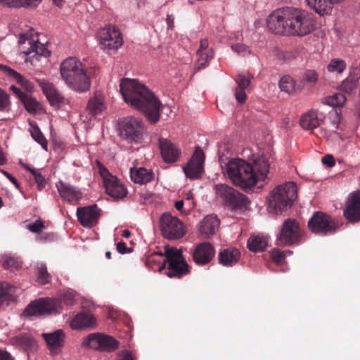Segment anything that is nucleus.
I'll use <instances>...</instances> for the list:
<instances>
[{
  "label": "nucleus",
  "mask_w": 360,
  "mask_h": 360,
  "mask_svg": "<svg viewBox=\"0 0 360 360\" xmlns=\"http://www.w3.org/2000/svg\"><path fill=\"white\" fill-rule=\"evenodd\" d=\"M214 255V249L208 242L198 244L193 254V259L198 265H205L210 262Z\"/></svg>",
  "instance_id": "obj_20"
},
{
  "label": "nucleus",
  "mask_w": 360,
  "mask_h": 360,
  "mask_svg": "<svg viewBox=\"0 0 360 360\" xmlns=\"http://www.w3.org/2000/svg\"><path fill=\"white\" fill-rule=\"evenodd\" d=\"M75 302V295L72 292H65L60 299L46 297L31 302L25 309L28 316H39L45 314L60 313L63 309L62 303L73 305Z\"/></svg>",
  "instance_id": "obj_6"
},
{
  "label": "nucleus",
  "mask_w": 360,
  "mask_h": 360,
  "mask_svg": "<svg viewBox=\"0 0 360 360\" xmlns=\"http://www.w3.org/2000/svg\"><path fill=\"white\" fill-rule=\"evenodd\" d=\"M49 56L50 51H48L44 44L39 42L38 39H34V41L33 53L32 56L26 58L25 62H30L32 65H33L34 61L39 60V57H48Z\"/></svg>",
  "instance_id": "obj_33"
},
{
  "label": "nucleus",
  "mask_w": 360,
  "mask_h": 360,
  "mask_svg": "<svg viewBox=\"0 0 360 360\" xmlns=\"http://www.w3.org/2000/svg\"><path fill=\"white\" fill-rule=\"evenodd\" d=\"M318 73L314 70H306L302 75V79L309 83H315L318 79Z\"/></svg>",
  "instance_id": "obj_50"
},
{
  "label": "nucleus",
  "mask_w": 360,
  "mask_h": 360,
  "mask_svg": "<svg viewBox=\"0 0 360 360\" xmlns=\"http://www.w3.org/2000/svg\"><path fill=\"white\" fill-rule=\"evenodd\" d=\"M44 227V223L41 220H37L34 223L27 225V229L36 233H41Z\"/></svg>",
  "instance_id": "obj_53"
},
{
  "label": "nucleus",
  "mask_w": 360,
  "mask_h": 360,
  "mask_svg": "<svg viewBox=\"0 0 360 360\" xmlns=\"http://www.w3.org/2000/svg\"><path fill=\"white\" fill-rule=\"evenodd\" d=\"M209 42L207 39H201L200 41L199 49L196 51V54H201V53H206L209 51Z\"/></svg>",
  "instance_id": "obj_56"
},
{
  "label": "nucleus",
  "mask_w": 360,
  "mask_h": 360,
  "mask_svg": "<svg viewBox=\"0 0 360 360\" xmlns=\"http://www.w3.org/2000/svg\"><path fill=\"white\" fill-rule=\"evenodd\" d=\"M217 197L221 200L224 205L231 210H241L245 207L247 198L245 195L226 184L214 186Z\"/></svg>",
  "instance_id": "obj_9"
},
{
  "label": "nucleus",
  "mask_w": 360,
  "mask_h": 360,
  "mask_svg": "<svg viewBox=\"0 0 360 360\" xmlns=\"http://www.w3.org/2000/svg\"><path fill=\"white\" fill-rule=\"evenodd\" d=\"M267 26L275 34L304 37L316 29V19L306 10L285 6L269 15Z\"/></svg>",
  "instance_id": "obj_1"
},
{
  "label": "nucleus",
  "mask_w": 360,
  "mask_h": 360,
  "mask_svg": "<svg viewBox=\"0 0 360 360\" xmlns=\"http://www.w3.org/2000/svg\"><path fill=\"white\" fill-rule=\"evenodd\" d=\"M344 216L352 223L360 220V191L350 193L347 198Z\"/></svg>",
  "instance_id": "obj_18"
},
{
  "label": "nucleus",
  "mask_w": 360,
  "mask_h": 360,
  "mask_svg": "<svg viewBox=\"0 0 360 360\" xmlns=\"http://www.w3.org/2000/svg\"><path fill=\"white\" fill-rule=\"evenodd\" d=\"M346 68V63L341 59H332L327 65V70L329 72L342 73Z\"/></svg>",
  "instance_id": "obj_46"
},
{
  "label": "nucleus",
  "mask_w": 360,
  "mask_h": 360,
  "mask_svg": "<svg viewBox=\"0 0 360 360\" xmlns=\"http://www.w3.org/2000/svg\"><path fill=\"white\" fill-rule=\"evenodd\" d=\"M279 87L282 91L291 94L295 91V83L290 76H283L279 81Z\"/></svg>",
  "instance_id": "obj_45"
},
{
  "label": "nucleus",
  "mask_w": 360,
  "mask_h": 360,
  "mask_svg": "<svg viewBox=\"0 0 360 360\" xmlns=\"http://www.w3.org/2000/svg\"><path fill=\"white\" fill-rule=\"evenodd\" d=\"M42 338L46 341L51 354L56 355L61 352L65 345V335L62 330L53 333H42Z\"/></svg>",
  "instance_id": "obj_19"
},
{
  "label": "nucleus",
  "mask_w": 360,
  "mask_h": 360,
  "mask_svg": "<svg viewBox=\"0 0 360 360\" xmlns=\"http://www.w3.org/2000/svg\"><path fill=\"white\" fill-rule=\"evenodd\" d=\"M198 60H196L194 66L195 71H200L209 65L210 60L214 56L213 49H209L206 53H201V54H196Z\"/></svg>",
  "instance_id": "obj_38"
},
{
  "label": "nucleus",
  "mask_w": 360,
  "mask_h": 360,
  "mask_svg": "<svg viewBox=\"0 0 360 360\" xmlns=\"http://www.w3.org/2000/svg\"><path fill=\"white\" fill-rule=\"evenodd\" d=\"M220 221L217 215L209 214L205 216L200 224V234L205 238H209L214 235L219 229Z\"/></svg>",
  "instance_id": "obj_25"
},
{
  "label": "nucleus",
  "mask_w": 360,
  "mask_h": 360,
  "mask_svg": "<svg viewBox=\"0 0 360 360\" xmlns=\"http://www.w3.org/2000/svg\"><path fill=\"white\" fill-rule=\"evenodd\" d=\"M0 3L9 7L20 8L21 0H0Z\"/></svg>",
  "instance_id": "obj_57"
},
{
  "label": "nucleus",
  "mask_w": 360,
  "mask_h": 360,
  "mask_svg": "<svg viewBox=\"0 0 360 360\" xmlns=\"http://www.w3.org/2000/svg\"><path fill=\"white\" fill-rule=\"evenodd\" d=\"M130 176L134 183L140 184H147L151 181L154 177L153 172L144 167L131 168Z\"/></svg>",
  "instance_id": "obj_29"
},
{
  "label": "nucleus",
  "mask_w": 360,
  "mask_h": 360,
  "mask_svg": "<svg viewBox=\"0 0 360 360\" xmlns=\"http://www.w3.org/2000/svg\"><path fill=\"white\" fill-rule=\"evenodd\" d=\"M159 143L162 157L165 162L172 163L178 160L181 150L174 144L166 139H160Z\"/></svg>",
  "instance_id": "obj_24"
},
{
  "label": "nucleus",
  "mask_w": 360,
  "mask_h": 360,
  "mask_svg": "<svg viewBox=\"0 0 360 360\" xmlns=\"http://www.w3.org/2000/svg\"><path fill=\"white\" fill-rule=\"evenodd\" d=\"M117 250L120 254L126 253L127 252V248L126 244L124 243H123V242H119L117 244Z\"/></svg>",
  "instance_id": "obj_61"
},
{
  "label": "nucleus",
  "mask_w": 360,
  "mask_h": 360,
  "mask_svg": "<svg viewBox=\"0 0 360 360\" xmlns=\"http://www.w3.org/2000/svg\"><path fill=\"white\" fill-rule=\"evenodd\" d=\"M321 162L323 165H326L329 167L334 166L335 163V159L331 155H324L321 159Z\"/></svg>",
  "instance_id": "obj_58"
},
{
  "label": "nucleus",
  "mask_w": 360,
  "mask_h": 360,
  "mask_svg": "<svg viewBox=\"0 0 360 360\" xmlns=\"http://www.w3.org/2000/svg\"><path fill=\"white\" fill-rule=\"evenodd\" d=\"M100 45L102 49L110 53L115 51L123 44L121 33L115 26L108 25L98 32Z\"/></svg>",
  "instance_id": "obj_14"
},
{
  "label": "nucleus",
  "mask_w": 360,
  "mask_h": 360,
  "mask_svg": "<svg viewBox=\"0 0 360 360\" xmlns=\"http://www.w3.org/2000/svg\"><path fill=\"white\" fill-rule=\"evenodd\" d=\"M145 131L143 123L139 118L125 117L120 123V136L130 143H140Z\"/></svg>",
  "instance_id": "obj_8"
},
{
  "label": "nucleus",
  "mask_w": 360,
  "mask_h": 360,
  "mask_svg": "<svg viewBox=\"0 0 360 360\" xmlns=\"http://www.w3.org/2000/svg\"><path fill=\"white\" fill-rule=\"evenodd\" d=\"M13 343L21 347L22 349L28 350L33 349L36 342L32 336L27 333L20 334L13 339Z\"/></svg>",
  "instance_id": "obj_37"
},
{
  "label": "nucleus",
  "mask_w": 360,
  "mask_h": 360,
  "mask_svg": "<svg viewBox=\"0 0 360 360\" xmlns=\"http://www.w3.org/2000/svg\"><path fill=\"white\" fill-rule=\"evenodd\" d=\"M96 168L103 179L105 192L108 195L115 199H120L127 195L125 186L99 160L96 161Z\"/></svg>",
  "instance_id": "obj_10"
},
{
  "label": "nucleus",
  "mask_w": 360,
  "mask_h": 360,
  "mask_svg": "<svg viewBox=\"0 0 360 360\" xmlns=\"http://www.w3.org/2000/svg\"><path fill=\"white\" fill-rule=\"evenodd\" d=\"M63 80L72 90L80 93L87 91L91 86L84 65L77 58L70 57L60 64Z\"/></svg>",
  "instance_id": "obj_3"
},
{
  "label": "nucleus",
  "mask_w": 360,
  "mask_h": 360,
  "mask_svg": "<svg viewBox=\"0 0 360 360\" xmlns=\"http://www.w3.org/2000/svg\"><path fill=\"white\" fill-rule=\"evenodd\" d=\"M8 287L7 283L0 284V304L10 300L11 295L8 291Z\"/></svg>",
  "instance_id": "obj_51"
},
{
  "label": "nucleus",
  "mask_w": 360,
  "mask_h": 360,
  "mask_svg": "<svg viewBox=\"0 0 360 360\" xmlns=\"http://www.w3.org/2000/svg\"><path fill=\"white\" fill-rule=\"evenodd\" d=\"M160 226L162 236L169 240L179 239L186 233L182 222L169 213H165L161 216Z\"/></svg>",
  "instance_id": "obj_12"
},
{
  "label": "nucleus",
  "mask_w": 360,
  "mask_h": 360,
  "mask_svg": "<svg viewBox=\"0 0 360 360\" xmlns=\"http://www.w3.org/2000/svg\"><path fill=\"white\" fill-rule=\"evenodd\" d=\"M174 18L172 15H169L167 14V18H166V22H167V27L170 30H173L174 27Z\"/></svg>",
  "instance_id": "obj_62"
},
{
  "label": "nucleus",
  "mask_w": 360,
  "mask_h": 360,
  "mask_svg": "<svg viewBox=\"0 0 360 360\" xmlns=\"http://www.w3.org/2000/svg\"><path fill=\"white\" fill-rule=\"evenodd\" d=\"M271 257L272 260L276 264L281 263L285 259V252L279 249H274L271 252Z\"/></svg>",
  "instance_id": "obj_52"
},
{
  "label": "nucleus",
  "mask_w": 360,
  "mask_h": 360,
  "mask_svg": "<svg viewBox=\"0 0 360 360\" xmlns=\"http://www.w3.org/2000/svg\"><path fill=\"white\" fill-rule=\"evenodd\" d=\"M359 79V77L357 74H350L342 82L340 90L345 94H352L358 85Z\"/></svg>",
  "instance_id": "obj_35"
},
{
  "label": "nucleus",
  "mask_w": 360,
  "mask_h": 360,
  "mask_svg": "<svg viewBox=\"0 0 360 360\" xmlns=\"http://www.w3.org/2000/svg\"><path fill=\"white\" fill-rule=\"evenodd\" d=\"M297 197V187L295 182L289 181L277 186L267 198L271 212L281 214L292 205Z\"/></svg>",
  "instance_id": "obj_4"
},
{
  "label": "nucleus",
  "mask_w": 360,
  "mask_h": 360,
  "mask_svg": "<svg viewBox=\"0 0 360 360\" xmlns=\"http://www.w3.org/2000/svg\"><path fill=\"white\" fill-rule=\"evenodd\" d=\"M100 210L96 205L77 207V216L79 223L86 228L96 226L100 217Z\"/></svg>",
  "instance_id": "obj_17"
},
{
  "label": "nucleus",
  "mask_w": 360,
  "mask_h": 360,
  "mask_svg": "<svg viewBox=\"0 0 360 360\" xmlns=\"http://www.w3.org/2000/svg\"><path fill=\"white\" fill-rule=\"evenodd\" d=\"M4 269L15 271L21 266V262L14 257L4 255L1 260Z\"/></svg>",
  "instance_id": "obj_42"
},
{
  "label": "nucleus",
  "mask_w": 360,
  "mask_h": 360,
  "mask_svg": "<svg viewBox=\"0 0 360 360\" xmlns=\"http://www.w3.org/2000/svg\"><path fill=\"white\" fill-rule=\"evenodd\" d=\"M119 360H134V357L131 352L125 351L120 355Z\"/></svg>",
  "instance_id": "obj_60"
},
{
  "label": "nucleus",
  "mask_w": 360,
  "mask_h": 360,
  "mask_svg": "<svg viewBox=\"0 0 360 360\" xmlns=\"http://www.w3.org/2000/svg\"><path fill=\"white\" fill-rule=\"evenodd\" d=\"M102 334L91 333L83 341V345L89 348L99 350L101 345Z\"/></svg>",
  "instance_id": "obj_41"
},
{
  "label": "nucleus",
  "mask_w": 360,
  "mask_h": 360,
  "mask_svg": "<svg viewBox=\"0 0 360 360\" xmlns=\"http://www.w3.org/2000/svg\"><path fill=\"white\" fill-rule=\"evenodd\" d=\"M30 131L33 139L36 141L39 144H40L42 148L47 150V141L43 135L42 132L41 131L40 129L37 126V124H35L34 122H30Z\"/></svg>",
  "instance_id": "obj_40"
},
{
  "label": "nucleus",
  "mask_w": 360,
  "mask_h": 360,
  "mask_svg": "<svg viewBox=\"0 0 360 360\" xmlns=\"http://www.w3.org/2000/svg\"><path fill=\"white\" fill-rule=\"evenodd\" d=\"M166 259L164 260L162 268L168 264L167 275L169 278L181 276L187 274L189 266L184 260L182 252L174 248H168L165 252Z\"/></svg>",
  "instance_id": "obj_7"
},
{
  "label": "nucleus",
  "mask_w": 360,
  "mask_h": 360,
  "mask_svg": "<svg viewBox=\"0 0 360 360\" xmlns=\"http://www.w3.org/2000/svg\"><path fill=\"white\" fill-rule=\"evenodd\" d=\"M250 160L252 162L249 161V193H259L268 184L270 163L262 154H252Z\"/></svg>",
  "instance_id": "obj_5"
},
{
  "label": "nucleus",
  "mask_w": 360,
  "mask_h": 360,
  "mask_svg": "<svg viewBox=\"0 0 360 360\" xmlns=\"http://www.w3.org/2000/svg\"><path fill=\"white\" fill-rule=\"evenodd\" d=\"M105 109L104 97L96 94L89 100L86 110L91 117L101 115Z\"/></svg>",
  "instance_id": "obj_26"
},
{
  "label": "nucleus",
  "mask_w": 360,
  "mask_h": 360,
  "mask_svg": "<svg viewBox=\"0 0 360 360\" xmlns=\"http://www.w3.org/2000/svg\"><path fill=\"white\" fill-rule=\"evenodd\" d=\"M20 101L23 103L25 109L30 112H35L38 108V102L30 95L25 94L20 98Z\"/></svg>",
  "instance_id": "obj_47"
},
{
  "label": "nucleus",
  "mask_w": 360,
  "mask_h": 360,
  "mask_svg": "<svg viewBox=\"0 0 360 360\" xmlns=\"http://www.w3.org/2000/svg\"><path fill=\"white\" fill-rule=\"evenodd\" d=\"M56 187L60 197L70 202L77 204L82 198V193L70 184L60 181Z\"/></svg>",
  "instance_id": "obj_21"
},
{
  "label": "nucleus",
  "mask_w": 360,
  "mask_h": 360,
  "mask_svg": "<svg viewBox=\"0 0 360 360\" xmlns=\"http://www.w3.org/2000/svg\"><path fill=\"white\" fill-rule=\"evenodd\" d=\"M231 49L240 55H244L246 52L245 45L240 43H236L232 44Z\"/></svg>",
  "instance_id": "obj_55"
},
{
  "label": "nucleus",
  "mask_w": 360,
  "mask_h": 360,
  "mask_svg": "<svg viewBox=\"0 0 360 360\" xmlns=\"http://www.w3.org/2000/svg\"><path fill=\"white\" fill-rule=\"evenodd\" d=\"M34 39L32 35L22 34L20 37L19 50L20 53L27 57L32 56L33 53Z\"/></svg>",
  "instance_id": "obj_34"
},
{
  "label": "nucleus",
  "mask_w": 360,
  "mask_h": 360,
  "mask_svg": "<svg viewBox=\"0 0 360 360\" xmlns=\"http://www.w3.org/2000/svg\"><path fill=\"white\" fill-rule=\"evenodd\" d=\"M307 5L321 16L330 15L333 11L331 0H306Z\"/></svg>",
  "instance_id": "obj_27"
},
{
  "label": "nucleus",
  "mask_w": 360,
  "mask_h": 360,
  "mask_svg": "<svg viewBox=\"0 0 360 360\" xmlns=\"http://www.w3.org/2000/svg\"><path fill=\"white\" fill-rule=\"evenodd\" d=\"M240 256V251L235 248L222 250L219 254V262L224 266H232L236 264Z\"/></svg>",
  "instance_id": "obj_28"
},
{
  "label": "nucleus",
  "mask_w": 360,
  "mask_h": 360,
  "mask_svg": "<svg viewBox=\"0 0 360 360\" xmlns=\"http://www.w3.org/2000/svg\"><path fill=\"white\" fill-rule=\"evenodd\" d=\"M236 82L237 86L234 90L235 98L238 103H245L247 98L245 89L248 87V79L245 75L239 74L236 79Z\"/></svg>",
  "instance_id": "obj_32"
},
{
  "label": "nucleus",
  "mask_w": 360,
  "mask_h": 360,
  "mask_svg": "<svg viewBox=\"0 0 360 360\" xmlns=\"http://www.w3.org/2000/svg\"><path fill=\"white\" fill-rule=\"evenodd\" d=\"M119 342L113 337L102 334L100 351L111 352L119 347Z\"/></svg>",
  "instance_id": "obj_39"
},
{
  "label": "nucleus",
  "mask_w": 360,
  "mask_h": 360,
  "mask_svg": "<svg viewBox=\"0 0 360 360\" xmlns=\"http://www.w3.org/2000/svg\"><path fill=\"white\" fill-rule=\"evenodd\" d=\"M346 101L345 96L342 94H335L333 96L325 97L322 100L323 104L330 106L342 105Z\"/></svg>",
  "instance_id": "obj_44"
},
{
  "label": "nucleus",
  "mask_w": 360,
  "mask_h": 360,
  "mask_svg": "<svg viewBox=\"0 0 360 360\" xmlns=\"http://www.w3.org/2000/svg\"><path fill=\"white\" fill-rule=\"evenodd\" d=\"M302 236V230L296 220L288 219L282 225L277 238L278 244L291 245L297 243Z\"/></svg>",
  "instance_id": "obj_15"
},
{
  "label": "nucleus",
  "mask_w": 360,
  "mask_h": 360,
  "mask_svg": "<svg viewBox=\"0 0 360 360\" xmlns=\"http://www.w3.org/2000/svg\"><path fill=\"white\" fill-rule=\"evenodd\" d=\"M268 245V238L266 236L257 235L252 236L249 239V250L252 252H262Z\"/></svg>",
  "instance_id": "obj_36"
},
{
  "label": "nucleus",
  "mask_w": 360,
  "mask_h": 360,
  "mask_svg": "<svg viewBox=\"0 0 360 360\" xmlns=\"http://www.w3.org/2000/svg\"><path fill=\"white\" fill-rule=\"evenodd\" d=\"M308 226L311 232L322 236L333 233L338 228V225L329 215L321 212L314 213L309 219Z\"/></svg>",
  "instance_id": "obj_13"
},
{
  "label": "nucleus",
  "mask_w": 360,
  "mask_h": 360,
  "mask_svg": "<svg viewBox=\"0 0 360 360\" xmlns=\"http://www.w3.org/2000/svg\"><path fill=\"white\" fill-rule=\"evenodd\" d=\"M25 168H26L27 170H29L32 173V174L33 175V176L34 178L36 183L37 184L38 189L39 191H41L45 187L46 180H45L44 177L42 176V174H41V172L36 169L30 168L27 165L25 166Z\"/></svg>",
  "instance_id": "obj_48"
},
{
  "label": "nucleus",
  "mask_w": 360,
  "mask_h": 360,
  "mask_svg": "<svg viewBox=\"0 0 360 360\" xmlns=\"http://www.w3.org/2000/svg\"><path fill=\"white\" fill-rule=\"evenodd\" d=\"M120 87L127 104L142 112L151 123L158 121L160 102L145 85L136 79L123 78Z\"/></svg>",
  "instance_id": "obj_2"
},
{
  "label": "nucleus",
  "mask_w": 360,
  "mask_h": 360,
  "mask_svg": "<svg viewBox=\"0 0 360 360\" xmlns=\"http://www.w3.org/2000/svg\"><path fill=\"white\" fill-rule=\"evenodd\" d=\"M94 324V317L91 314L85 312L77 314L70 322L71 328L77 330L93 326Z\"/></svg>",
  "instance_id": "obj_30"
},
{
  "label": "nucleus",
  "mask_w": 360,
  "mask_h": 360,
  "mask_svg": "<svg viewBox=\"0 0 360 360\" xmlns=\"http://www.w3.org/2000/svg\"><path fill=\"white\" fill-rule=\"evenodd\" d=\"M0 360H13V359L9 353L0 349Z\"/></svg>",
  "instance_id": "obj_63"
},
{
  "label": "nucleus",
  "mask_w": 360,
  "mask_h": 360,
  "mask_svg": "<svg viewBox=\"0 0 360 360\" xmlns=\"http://www.w3.org/2000/svg\"><path fill=\"white\" fill-rule=\"evenodd\" d=\"M51 280V276L47 271L45 264H39L37 265V281L41 285L49 283Z\"/></svg>",
  "instance_id": "obj_43"
},
{
  "label": "nucleus",
  "mask_w": 360,
  "mask_h": 360,
  "mask_svg": "<svg viewBox=\"0 0 360 360\" xmlns=\"http://www.w3.org/2000/svg\"><path fill=\"white\" fill-rule=\"evenodd\" d=\"M325 116L316 110L311 109L304 113L300 119V124L304 130L317 128L323 121Z\"/></svg>",
  "instance_id": "obj_22"
},
{
  "label": "nucleus",
  "mask_w": 360,
  "mask_h": 360,
  "mask_svg": "<svg viewBox=\"0 0 360 360\" xmlns=\"http://www.w3.org/2000/svg\"><path fill=\"white\" fill-rule=\"evenodd\" d=\"M0 70L4 71L8 76L13 77L16 82L22 86L26 91L30 92L33 90L32 84L15 70L1 64H0Z\"/></svg>",
  "instance_id": "obj_31"
},
{
  "label": "nucleus",
  "mask_w": 360,
  "mask_h": 360,
  "mask_svg": "<svg viewBox=\"0 0 360 360\" xmlns=\"http://www.w3.org/2000/svg\"><path fill=\"white\" fill-rule=\"evenodd\" d=\"M291 120L288 116H285L281 121V127L284 129H288L290 127Z\"/></svg>",
  "instance_id": "obj_59"
},
{
  "label": "nucleus",
  "mask_w": 360,
  "mask_h": 360,
  "mask_svg": "<svg viewBox=\"0 0 360 360\" xmlns=\"http://www.w3.org/2000/svg\"><path fill=\"white\" fill-rule=\"evenodd\" d=\"M41 1L42 0H21L20 8H37Z\"/></svg>",
  "instance_id": "obj_54"
},
{
  "label": "nucleus",
  "mask_w": 360,
  "mask_h": 360,
  "mask_svg": "<svg viewBox=\"0 0 360 360\" xmlns=\"http://www.w3.org/2000/svg\"><path fill=\"white\" fill-rule=\"evenodd\" d=\"M10 89L18 96L20 99L25 94V93L22 92L19 88L15 86H11Z\"/></svg>",
  "instance_id": "obj_64"
},
{
  "label": "nucleus",
  "mask_w": 360,
  "mask_h": 360,
  "mask_svg": "<svg viewBox=\"0 0 360 360\" xmlns=\"http://www.w3.org/2000/svg\"><path fill=\"white\" fill-rule=\"evenodd\" d=\"M204 162L205 153L199 146H197L187 164L183 167L186 176L191 179H199L203 172Z\"/></svg>",
  "instance_id": "obj_16"
},
{
  "label": "nucleus",
  "mask_w": 360,
  "mask_h": 360,
  "mask_svg": "<svg viewBox=\"0 0 360 360\" xmlns=\"http://www.w3.org/2000/svg\"><path fill=\"white\" fill-rule=\"evenodd\" d=\"M37 82L52 106L58 105L63 102V96L52 83L44 79H37Z\"/></svg>",
  "instance_id": "obj_23"
},
{
  "label": "nucleus",
  "mask_w": 360,
  "mask_h": 360,
  "mask_svg": "<svg viewBox=\"0 0 360 360\" xmlns=\"http://www.w3.org/2000/svg\"><path fill=\"white\" fill-rule=\"evenodd\" d=\"M226 173L236 186L247 191L248 162L240 158L232 159L226 165Z\"/></svg>",
  "instance_id": "obj_11"
},
{
  "label": "nucleus",
  "mask_w": 360,
  "mask_h": 360,
  "mask_svg": "<svg viewBox=\"0 0 360 360\" xmlns=\"http://www.w3.org/2000/svg\"><path fill=\"white\" fill-rule=\"evenodd\" d=\"M10 110V96L6 91L0 88V111L8 112Z\"/></svg>",
  "instance_id": "obj_49"
}]
</instances>
